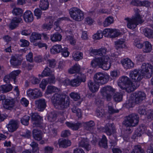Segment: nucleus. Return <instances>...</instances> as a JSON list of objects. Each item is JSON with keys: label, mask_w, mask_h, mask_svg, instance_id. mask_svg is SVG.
<instances>
[{"label": "nucleus", "mask_w": 153, "mask_h": 153, "mask_svg": "<svg viewBox=\"0 0 153 153\" xmlns=\"http://www.w3.org/2000/svg\"><path fill=\"white\" fill-rule=\"evenodd\" d=\"M152 68V66L151 64L143 63L140 69V73L143 76L146 78L151 77L153 73Z\"/></svg>", "instance_id": "nucleus-6"}, {"label": "nucleus", "mask_w": 153, "mask_h": 153, "mask_svg": "<svg viewBox=\"0 0 153 153\" xmlns=\"http://www.w3.org/2000/svg\"><path fill=\"white\" fill-rule=\"evenodd\" d=\"M118 85L121 89L126 91L128 93H131L136 88V87L132 82L126 85L123 86L121 83H119Z\"/></svg>", "instance_id": "nucleus-15"}, {"label": "nucleus", "mask_w": 153, "mask_h": 153, "mask_svg": "<svg viewBox=\"0 0 153 153\" xmlns=\"http://www.w3.org/2000/svg\"><path fill=\"white\" fill-rule=\"evenodd\" d=\"M86 81V76L84 74H81L77 77L71 80V86L74 87L79 86L82 82H85Z\"/></svg>", "instance_id": "nucleus-11"}, {"label": "nucleus", "mask_w": 153, "mask_h": 153, "mask_svg": "<svg viewBox=\"0 0 153 153\" xmlns=\"http://www.w3.org/2000/svg\"><path fill=\"white\" fill-rule=\"evenodd\" d=\"M125 20L127 22V27L132 30L135 28L139 24H141L143 22L138 15L133 16L131 18H126Z\"/></svg>", "instance_id": "nucleus-4"}, {"label": "nucleus", "mask_w": 153, "mask_h": 153, "mask_svg": "<svg viewBox=\"0 0 153 153\" xmlns=\"http://www.w3.org/2000/svg\"><path fill=\"white\" fill-rule=\"evenodd\" d=\"M15 105V101L13 99H6L4 101L3 107L6 109L11 110Z\"/></svg>", "instance_id": "nucleus-21"}, {"label": "nucleus", "mask_w": 153, "mask_h": 153, "mask_svg": "<svg viewBox=\"0 0 153 153\" xmlns=\"http://www.w3.org/2000/svg\"><path fill=\"white\" fill-rule=\"evenodd\" d=\"M147 119L150 120H153V110L150 109L147 111L146 114Z\"/></svg>", "instance_id": "nucleus-52"}, {"label": "nucleus", "mask_w": 153, "mask_h": 153, "mask_svg": "<svg viewBox=\"0 0 153 153\" xmlns=\"http://www.w3.org/2000/svg\"><path fill=\"white\" fill-rule=\"evenodd\" d=\"M119 110L114 109L113 107L111 106H108V112L111 114L118 113L119 112Z\"/></svg>", "instance_id": "nucleus-59"}, {"label": "nucleus", "mask_w": 153, "mask_h": 153, "mask_svg": "<svg viewBox=\"0 0 153 153\" xmlns=\"http://www.w3.org/2000/svg\"><path fill=\"white\" fill-rule=\"evenodd\" d=\"M69 96L75 101H78L80 98V94L78 92H72L69 94Z\"/></svg>", "instance_id": "nucleus-44"}, {"label": "nucleus", "mask_w": 153, "mask_h": 153, "mask_svg": "<svg viewBox=\"0 0 153 153\" xmlns=\"http://www.w3.org/2000/svg\"><path fill=\"white\" fill-rule=\"evenodd\" d=\"M41 35L35 32L33 33L30 36V39L31 42H34L36 40L40 39Z\"/></svg>", "instance_id": "nucleus-39"}, {"label": "nucleus", "mask_w": 153, "mask_h": 153, "mask_svg": "<svg viewBox=\"0 0 153 153\" xmlns=\"http://www.w3.org/2000/svg\"><path fill=\"white\" fill-rule=\"evenodd\" d=\"M83 55V54L82 53L77 52L74 53L73 57L75 60L78 61L82 58Z\"/></svg>", "instance_id": "nucleus-46"}, {"label": "nucleus", "mask_w": 153, "mask_h": 153, "mask_svg": "<svg viewBox=\"0 0 153 153\" xmlns=\"http://www.w3.org/2000/svg\"><path fill=\"white\" fill-rule=\"evenodd\" d=\"M71 110L73 113H76V116H77L79 118L82 117V114L81 112V110L77 108L76 106H74L73 108H71Z\"/></svg>", "instance_id": "nucleus-48"}, {"label": "nucleus", "mask_w": 153, "mask_h": 153, "mask_svg": "<svg viewBox=\"0 0 153 153\" xmlns=\"http://www.w3.org/2000/svg\"><path fill=\"white\" fill-rule=\"evenodd\" d=\"M119 35V33L115 29H111L110 36L112 38H115Z\"/></svg>", "instance_id": "nucleus-61"}, {"label": "nucleus", "mask_w": 153, "mask_h": 153, "mask_svg": "<svg viewBox=\"0 0 153 153\" xmlns=\"http://www.w3.org/2000/svg\"><path fill=\"white\" fill-rule=\"evenodd\" d=\"M113 17L109 16L106 18L103 22V25L104 27H107L113 23L114 22Z\"/></svg>", "instance_id": "nucleus-45"}, {"label": "nucleus", "mask_w": 153, "mask_h": 153, "mask_svg": "<svg viewBox=\"0 0 153 153\" xmlns=\"http://www.w3.org/2000/svg\"><path fill=\"white\" fill-rule=\"evenodd\" d=\"M59 88L53 86H48L47 87L46 94H50L53 92H59Z\"/></svg>", "instance_id": "nucleus-37"}, {"label": "nucleus", "mask_w": 153, "mask_h": 153, "mask_svg": "<svg viewBox=\"0 0 153 153\" xmlns=\"http://www.w3.org/2000/svg\"><path fill=\"white\" fill-rule=\"evenodd\" d=\"M99 49L100 55L102 56L92 60L91 63V66L94 68L98 67L105 70H108L110 68V62L108 63L109 57L107 56L103 55L106 54L107 50L105 48H101Z\"/></svg>", "instance_id": "nucleus-1"}, {"label": "nucleus", "mask_w": 153, "mask_h": 153, "mask_svg": "<svg viewBox=\"0 0 153 153\" xmlns=\"http://www.w3.org/2000/svg\"><path fill=\"white\" fill-rule=\"evenodd\" d=\"M106 136L105 135H103L102 139L99 141L98 145L101 147L107 149L108 148Z\"/></svg>", "instance_id": "nucleus-33"}, {"label": "nucleus", "mask_w": 153, "mask_h": 153, "mask_svg": "<svg viewBox=\"0 0 153 153\" xmlns=\"http://www.w3.org/2000/svg\"><path fill=\"white\" fill-rule=\"evenodd\" d=\"M65 19V18L62 17L59 18L55 22L54 25L56 26V28H55L56 30H59L60 28L59 26V23L61 22V21Z\"/></svg>", "instance_id": "nucleus-55"}, {"label": "nucleus", "mask_w": 153, "mask_h": 153, "mask_svg": "<svg viewBox=\"0 0 153 153\" xmlns=\"http://www.w3.org/2000/svg\"><path fill=\"white\" fill-rule=\"evenodd\" d=\"M22 19L20 17H14L11 20L10 25V28L13 30L18 25L19 23L22 22Z\"/></svg>", "instance_id": "nucleus-24"}, {"label": "nucleus", "mask_w": 153, "mask_h": 153, "mask_svg": "<svg viewBox=\"0 0 153 153\" xmlns=\"http://www.w3.org/2000/svg\"><path fill=\"white\" fill-rule=\"evenodd\" d=\"M47 63L50 67L54 68L56 66V62L54 59H48L47 60Z\"/></svg>", "instance_id": "nucleus-57"}, {"label": "nucleus", "mask_w": 153, "mask_h": 153, "mask_svg": "<svg viewBox=\"0 0 153 153\" xmlns=\"http://www.w3.org/2000/svg\"><path fill=\"white\" fill-rule=\"evenodd\" d=\"M13 86L10 84L1 85L0 89L3 93H7L10 91L12 89Z\"/></svg>", "instance_id": "nucleus-36"}, {"label": "nucleus", "mask_w": 153, "mask_h": 153, "mask_svg": "<svg viewBox=\"0 0 153 153\" xmlns=\"http://www.w3.org/2000/svg\"><path fill=\"white\" fill-rule=\"evenodd\" d=\"M139 72L140 70L137 69L130 72L129 76L133 82L140 81L143 78V76Z\"/></svg>", "instance_id": "nucleus-12"}, {"label": "nucleus", "mask_w": 153, "mask_h": 153, "mask_svg": "<svg viewBox=\"0 0 153 153\" xmlns=\"http://www.w3.org/2000/svg\"><path fill=\"white\" fill-rule=\"evenodd\" d=\"M131 153H145L144 150L142 149L140 145H135L132 150Z\"/></svg>", "instance_id": "nucleus-47"}, {"label": "nucleus", "mask_w": 153, "mask_h": 153, "mask_svg": "<svg viewBox=\"0 0 153 153\" xmlns=\"http://www.w3.org/2000/svg\"><path fill=\"white\" fill-rule=\"evenodd\" d=\"M54 148L51 146H47L44 148L45 153H52Z\"/></svg>", "instance_id": "nucleus-64"}, {"label": "nucleus", "mask_w": 153, "mask_h": 153, "mask_svg": "<svg viewBox=\"0 0 153 153\" xmlns=\"http://www.w3.org/2000/svg\"><path fill=\"white\" fill-rule=\"evenodd\" d=\"M120 81L122 86L126 85L128 84L131 83V82L129 78L126 76H123L120 79Z\"/></svg>", "instance_id": "nucleus-43"}, {"label": "nucleus", "mask_w": 153, "mask_h": 153, "mask_svg": "<svg viewBox=\"0 0 153 153\" xmlns=\"http://www.w3.org/2000/svg\"><path fill=\"white\" fill-rule=\"evenodd\" d=\"M116 91V89L110 85L101 88L100 93L103 98L107 101L111 100L112 95Z\"/></svg>", "instance_id": "nucleus-5"}, {"label": "nucleus", "mask_w": 153, "mask_h": 153, "mask_svg": "<svg viewBox=\"0 0 153 153\" xmlns=\"http://www.w3.org/2000/svg\"><path fill=\"white\" fill-rule=\"evenodd\" d=\"M42 133L41 131L38 129H34L33 131V138L36 140L40 141L42 139Z\"/></svg>", "instance_id": "nucleus-28"}, {"label": "nucleus", "mask_w": 153, "mask_h": 153, "mask_svg": "<svg viewBox=\"0 0 153 153\" xmlns=\"http://www.w3.org/2000/svg\"><path fill=\"white\" fill-rule=\"evenodd\" d=\"M80 70V65L77 64H75L71 68L68 70V73L70 74H73L79 73Z\"/></svg>", "instance_id": "nucleus-31"}, {"label": "nucleus", "mask_w": 153, "mask_h": 153, "mask_svg": "<svg viewBox=\"0 0 153 153\" xmlns=\"http://www.w3.org/2000/svg\"><path fill=\"white\" fill-rule=\"evenodd\" d=\"M144 35L149 38H153V30L151 29L146 28L143 30Z\"/></svg>", "instance_id": "nucleus-38"}, {"label": "nucleus", "mask_w": 153, "mask_h": 153, "mask_svg": "<svg viewBox=\"0 0 153 153\" xmlns=\"http://www.w3.org/2000/svg\"><path fill=\"white\" fill-rule=\"evenodd\" d=\"M103 37L102 33V30H98L97 33L93 36V38L95 39H99Z\"/></svg>", "instance_id": "nucleus-54"}, {"label": "nucleus", "mask_w": 153, "mask_h": 153, "mask_svg": "<svg viewBox=\"0 0 153 153\" xmlns=\"http://www.w3.org/2000/svg\"><path fill=\"white\" fill-rule=\"evenodd\" d=\"M20 45L22 47H27L29 45V42L25 39H21L20 40Z\"/></svg>", "instance_id": "nucleus-53"}, {"label": "nucleus", "mask_w": 153, "mask_h": 153, "mask_svg": "<svg viewBox=\"0 0 153 153\" xmlns=\"http://www.w3.org/2000/svg\"><path fill=\"white\" fill-rule=\"evenodd\" d=\"M152 50L151 45L148 42H145L143 43V51L147 53L151 52Z\"/></svg>", "instance_id": "nucleus-34"}, {"label": "nucleus", "mask_w": 153, "mask_h": 153, "mask_svg": "<svg viewBox=\"0 0 153 153\" xmlns=\"http://www.w3.org/2000/svg\"><path fill=\"white\" fill-rule=\"evenodd\" d=\"M135 97V102L139 104L145 98L146 95L144 92L140 91L136 93Z\"/></svg>", "instance_id": "nucleus-20"}, {"label": "nucleus", "mask_w": 153, "mask_h": 153, "mask_svg": "<svg viewBox=\"0 0 153 153\" xmlns=\"http://www.w3.org/2000/svg\"><path fill=\"white\" fill-rule=\"evenodd\" d=\"M36 106L39 111H43L46 106V102L44 99H40L35 101Z\"/></svg>", "instance_id": "nucleus-14"}, {"label": "nucleus", "mask_w": 153, "mask_h": 153, "mask_svg": "<svg viewBox=\"0 0 153 153\" xmlns=\"http://www.w3.org/2000/svg\"><path fill=\"white\" fill-rule=\"evenodd\" d=\"M58 144L59 147L66 148L71 146V142L70 140L65 139H61L59 140Z\"/></svg>", "instance_id": "nucleus-23"}, {"label": "nucleus", "mask_w": 153, "mask_h": 153, "mask_svg": "<svg viewBox=\"0 0 153 153\" xmlns=\"http://www.w3.org/2000/svg\"><path fill=\"white\" fill-rule=\"evenodd\" d=\"M30 117L27 115L23 116L21 119V123L25 126H27L29 124V121L30 120Z\"/></svg>", "instance_id": "nucleus-51"}, {"label": "nucleus", "mask_w": 153, "mask_h": 153, "mask_svg": "<svg viewBox=\"0 0 153 153\" xmlns=\"http://www.w3.org/2000/svg\"><path fill=\"white\" fill-rule=\"evenodd\" d=\"M23 12L22 10L20 8H14L12 11V13L15 16H21Z\"/></svg>", "instance_id": "nucleus-50"}, {"label": "nucleus", "mask_w": 153, "mask_h": 153, "mask_svg": "<svg viewBox=\"0 0 153 153\" xmlns=\"http://www.w3.org/2000/svg\"><path fill=\"white\" fill-rule=\"evenodd\" d=\"M113 96L114 100L116 102H120L122 101L123 99V95L121 93L116 92L114 93Z\"/></svg>", "instance_id": "nucleus-41"}, {"label": "nucleus", "mask_w": 153, "mask_h": 153, "mask_svg": "<svg viewBox=\"0 0 153 153\" xmlns=\"http://www.w3.org/2000/svg\"><path fill=\"white\" fill-rule=\"evenodd\" d=\"M62 48L61 45H54L51 49L50 51L53 54H57L60 53Z\"/></svg>", "instance_id": "nucleus-30"}, {"label": "nucleus", "mask_w": 153, "mask_h": 153, "mask_svg": "<svg viewBox=\"0 0 153 153\" xmlns=\"http://www.w3.org/2000/svg\"><path fill=\"white\" fill-rule=\"evenodd\" d=\"M70 99L65 95L55 94L51 98L54 103V107L57 109L64 110L68 108L70 105Z\"/></svg>", "instance_id": "nucleus-2"}, {"label": "nucleus", "mask_w": 153, "mask_h": 153, "mask_svg": "<svg viewBox=\"0 0 153 153\" xmlns=\"http://www.w3.org/2000/svg\"><path fill=\"white\" fill-rule=\"evenodd\" d=\"M139 117L137 114L132 113L126 116L123 122L125 126H135L139 122Z\"/></svg>", "instance_id": "nucleus-3"}, {"label": "nucleus", "mask_w": 153, "mask_h": 153, "mask_svg": "<svg viewBox=\"0 0 153 153\" xmlns=\"http://www.w3.org/2000/svg\"><path fill=\"white\" fill-rule=\"evenodd\" d=\"M49 2L48 0H40L39 5L40 8L42 10L48 9L49 7Z\"/></svg>", "instance_id": "nucleus-32"}, {"label": "nucleus", "mask_w": 153, "mask_h": 153, "mask_svg": "<svg viewBox=\"0 0 153 153\" xmlns=\"http://www.w3.org/2000/svg\"><path fill=\"white\" fill-rule=\"evenodd\" d=\"M109 76L102 72L96 73L94 76V82L98 84L103 85L106 83L108 81Z\"/></svg>", "instance_id": "nucleus-8"}, {"label": "nucleus", "mask_w": 153, "mask_h": 153, "mask_svg": "<svg viewBox=\"0 0 153 153\" xmlns=\"http://www.w3.org/2000/svg\"><path fill=\"white\" fill-rule=\"evenodd\" d=\"M95 83L93 82L91 80H90L88 83V85L89 89L93 93L98 91L99 87V84Z\"/></svg>", "instance_id": "nucleus-25"}, {"label": "nucleus", "mask_w": 153, "mask_h": 153, "mask_svg": "<svg viewBox=\"0 0 153 153\" xmlns=\"http://www.w3.org/2000/svg\"><path fill=\"white\" fill-rule=\"evenodd\" d=\"M53 71L51 70L48 67H46L43 71L41 74H39V76L43 77L44 76H50L53 75L52 74Z\"/></svg>", "instance_id": "nucleus-29"}, {"label": "nucleus", "mask_w": 153, "mask_h": 153, "mask_svg": "<svg viewBox=\"0 0 153 153\" xmlns=\"http://www.w3.org/2000/svg\"><path fill=\"white\" fill-rule=\"evenodd\" d=\"M69 13L71 18L75 21H80L84 18L83 12L76 7H73L70 9Z\"/></svg>", "instance_id": "nucleus-7"}, {"label": "nucleus", "mask_w": 153, "mask_h": 153, "mask_svg": "<svg viewBox=\"0 0 153 153\" xmlns=\"http://www.w3.org/2000/svg\"><path fill=\"white\" fill-rule=\"evenodd\" d=\"M47 80L45 79H43L39 84V87L43 90L45 89L46 86L48 84Z\"/></svg>", "instance_id": "nucleus-62"}, {"label": "nucleus", "mask_w": 153, "mask_h": 153, "mask_svg": "<svg viewBox=\"0 0 153 153\" xmlns=\"http://www.w3.org/2000/svg\"><path fill=\"white\" fill-rule=\"evenodd\" d=\"M20 71L19 70L11 72L9 75H8L11 80H13L14 83L16 82V76L20 73Z\"/></svg>", "instance_id": "nucleus-40"}, {"label": "nucleus", "mask_w": 153, "mask_h": 153, "mask_svg": "<svg viewBox=\"0 0 153 153\" xmlns=\"http://www.w3.org/2000/svg\"><path fill=\"white\" fill-rule=\"evenodd\" d=\"M121 63L125 69H126L133 68L134 67V63L130 59L126 58L123 59Z\"/></svg>", "instance_id": "nucleus-19"}, {"label": "nucleus", "mask_w": 153, "mask_h": 153, "mask_svg": "<svg viewBox=\"0 0 153 153\" xmlns=\"http://www.w3.org/2000/svg\"><path fill=\"white\" fill-rule=\"evenodd\" d=\"M19 121L18 120H10L6 127L10 132H13L16 131L19 127Z\"/></svg>", "instance_id": "nucleus-13"}, {"label": "nucleus", "mask_w": 153, "mask_h": 153, "mask_svg": "<svg viewBox=\"0 0 153 153\" xmlns=\"http://www.w3.org/2000/svg\"><path fill=\"white\" fill-rule=\"evenodd\" d=\"M61 52V53L62 55L64 57L68 56L70 54L69 52L68 51V48L65 47L62 48Z\"/></svg>", "instance_id": "nucleus-60"}, {"label": "nucleus", "mask_w": 153, "mask_h": 153, "mask_svg": "<svg viewBox=\"0 0 153 153\" xmlns=\"http://www.w3.org/2000/svg\"><path fill=\"white\" fill-rule=\"evenodd\" d=\"M10 62L11 64L14 66L19 65L21 63V61L16 58L14 56H12Z\"/></svg>", "instance_id": "nucleus-42"}, {"label": "nucleus", "mask_w": 153, "mask_h": 153, "mask_svg": "<svg viewBox=\"0 0 153 153\" xmlns=\"http://www.w3.org/2000/svg\"><path fill=\"white\" fill-rule=\"evenodd\" d=\"M56 114L54 111L49 113L48 117V120L51 122L55 121L56 119Z\"/></svg>", "instance_id": "nucleus-49"}, {"label": "nucleus", "mask_w": 153, "mask_h": 153, "mask_svg": "<svg viewBox=\"0 0 153 153\" xmlns=\"http://www.w3.org/2000/svg\"><path fill=\"white\" fill-rule=\"evenodd\" d=\"M34 13L35 15L37 17V19H38L41 18L42 12L39 8H37L34 11Z\"/></svg>", "instance_id": "nucleus-58"}, {"label": "nucleus", "mask_w": 153, "mask_h": 153, "mask_svg": "<svg viewBox=\"0 0 153 153\" xmlns=\"http://www.w3.org/2000/svg\"><path fill=\"white\" fill-rule=\"evenodd\" d=\"M23 18L27 22H32L33 20V13L30 11H27L24 14Z\"/></svg>", "instance_id": "nucleus-26"}, {"label": "nucleus", "mask_w": 153, "mask_h": 153, "mask_svg": "<svg viewBox=\"0 0 153 153\" xmlns=\"http://www.w3.org/2000/svg\"><path fill=\"white\" fill-rule=\"evenodd\" d=\"M62 38V35L58 33H55L51 36V39L53 42L60 41Z\"/></svg>", "instance_id": "nucleus-35"}, {"label": "nucleus", "mask_w": 153, "mask_h": 153, "mask_svg": "<svg viewBox=\"0 0 153 153\" xmlns=\"http://www.w3.org/2000/svg\"><path fill=\"white\" fill-rule=\"evenodd\" d=\"M125 42V40L123 39H120L115 41V47L116 49L118 50L125 48L126 45L124 43Z\"/></svg>", "instance_id": "nucleus-27"}, {"label": "nucleus", "mask_w": 153, "mask_h": 153, "mask_svg": "<svg viewBox=\"0 0 153 153\" xmlns=\"http://www.w3.org/2000/svg\"><path fill=\"white\" fill-rule=\"evenodd\" d=\"M82 123L83 126L85 129L89 131L93 130L95 125L94 122L93 120H90L87 122H82Z\"/></svg>", "instance_id": "nucleus-22"}, {"label": "nucleus", "mask_w": 153, "mask_h": 153, "mask_svg": "<svg viewBox=\"0 0 153 153\" xmlns=\"http://www.w3.org/2000/svg\"><path fill=\"white\" fill-rule=\"evenodd\" d=\"M65 124L68 127L74 131L77 130L83 126L82 122H79L74 123L67 122L65 123Z\"/></svg>", "instance_id": "nucleus-16"}, {"label": "nucleus", "mask_w": 153, "mask_h": 153, "mask_svg": "<svg viewBox=\"0 0 153 153\" xmlns=\"http://www.w3.org/2000/svg\"><path fill=\"white\" fill-rule=\"evenodd\" d=\"M138 112L141 115H146L147 111H146L144 107L140 106L139 107Z\"/></svg>", "instance_id": "nucleus-56"}, {"label": "nucleus", "mask_w": 153, "mask_h": 153, "mask_svg": "<svg viewBox=\"0 0 153 153\" xmlns=\"http://www.w3.org/2000/svg\"><path fill=\"white\" fill-rule=\"evenodd\" d=\"M50 77L47 78V83L49 84L54 83L55 82V78L54 74L51 76Z\"/></svg>", "instance_id": "nucleus-63"}, {"label": "nucleus", "mask_w": 153, "mask_h": 153, "mask_svg": "<svg viewBox=\"0 0 153 153\" xmlns=\"http://www.w3.org/2000/svg\"><path fill=\"white\" fill-rule=\"evenodd\" d=\"M28 97L32 99H36L42 96V93L39 89H30L27 92Z\"/></svg>", "instance_id": "nucleus-10"}, {"label": "nucleus", "mask_w": 153, "mask_h": 153, "mask_svg": "<svg viewBox=\"0 0 153 153\" xmlns=\"http://www.w3.org/2000/svg\"><path fill=\"white\" fill-rule=\"evenodd\" d=\"M42 117L40 116L37 113H33L31 115V120L33 125L35 126H39L41 121L42 120Z\"/></svg>", "instance_id": "nucleus-18"}, {"label": "nucleus", "mask_w": 153, "mask_h": 153, "mask_svg": "<svg viewBox=\"0 0 153 153\" xmlns=\"http://www.w3.org/2000/svg\"><path fill=\"white\" fill-rule=\"evenodd\" d=\"M89 141L87 138H83L79 142V146L84 148L87 151L91 149V146L89 145Z\"/></svg>", "instance_id": "nucleus-17"}, {"label": "nucleus", "mask_w": 153, "mask_h": 153, "mask_svg": "<svg viewBox=\"0 0 153 153\" xmlns=\"http://www.w3.org/2000/svg\"><path fill=\"white\" fill-rule=\"evenodd\" d=\"M101 129L103 132L105 133L107 135H115V133L116 132V130L113 123H108L104 127L101 128Z\"/></svg>", "instance_id": "nucleus-9"}]
</instances>
